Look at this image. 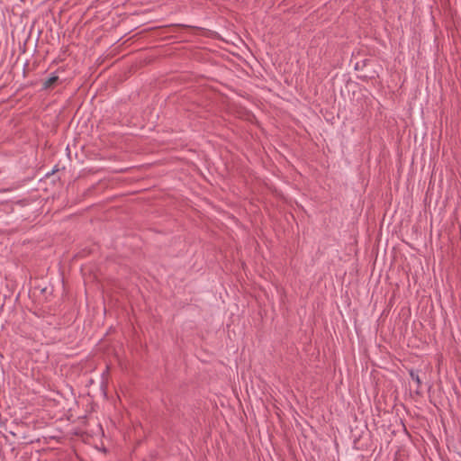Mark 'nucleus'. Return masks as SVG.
<instances>
[{"instance_id":"nucleus-1","label":"nucleus","mask_w":461,"mask_h":461,"mask_svg":"<svg viewBox=\"0 0 461 461\" xmlns=\"http://www.w3.org/2000/svg\"><path fill=\"white\" fill-rule=\"evenodd\" d=\"M59 77L58 76H51L44 82V87H51L57 81Z\"/></svg>"},{"instance_id":"nucleus-2","label":"nucleus","mask_w":461,"mask_h":461,"mask_svg":"<svg viewBox=\"0 0 461 461\" xmlns=\"http://www.w3.org/2000/svg\"><path fill=\"white\" fill-rule=\"evenodd\" d=\"M411 377H412L413 379H415V381H416L418 384L420 383V378H419V376H418V375L414 376V375H413V374H411Z\"/></svg>"}]
</instances>
